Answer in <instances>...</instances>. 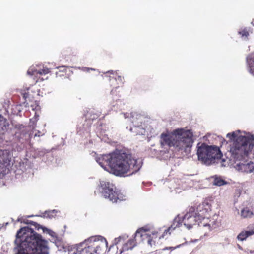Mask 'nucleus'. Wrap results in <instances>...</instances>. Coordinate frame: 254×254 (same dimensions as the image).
<instances>
[{
  "label": "nucleus",
  "mask_w": 254,
  "mask_h": 254,
  "mask_svg": "<svg viewBox=\"0 0 254 254\" xmlns=\"http://www.w3.org/2000/svg\"><path fill=\"white\" fill-rule=\"evenodd\" d=\"M157 237V232L155 231H149L143 228L137 230L135 234V238H140L142 241H147L148 245L152 246V240Z\"/></svg>",
  "instance_id": "10"
},
{
  "label": "nucleus",
  "mask_w": 254,
  "mask_h": 254,
  "mask_svg": "<svg viewBox=\"0 0 254 254\" xmlns=\"http://www.w3.org/2000/svg\"><path fill=\"white\" fill-rule=\"evenodd\" d=\"M96 160L105 170L116 176H124L127 173L132 174L141 167L136 159L122 151L100 155Z\"/></svg>",
  "instance_id": "2"
},
{
  "label": "nucleus",
  "mask_w": 254,
  "mask_h": 254,
  "mask_svg": "<svg viewBox=\"0 0 254 254\" xmlns=\"http://www.w3.org/2000/svg\"><path fill=\"white\" fill-rule=\"evenodd\" d=\"M49 70L47 68H44L42 69H36L35 67H31L27 71V74L38 77V75H43L48 74Z\"/></svg>",
  "instance_id": "13"
},
{
  "label": "nucleus",
  "mask_w": 254,
  "mask_h": 254,
  "mask_svg": "<svg viewBox=\"0 0 254 254\" xmlns=\"http://www.w3.org/2000/svg\"><path fill=\"white\" fill-rule=\"evenodd\" d=\"M253 214V211L249 208L246 207L241 210V216L243 218L250 217Z\"/></svg>",
  "instance_id": "19"
},
{
  "label": "nucleus",
  "mask_w": 254,
  "mask_h": 254,
  "mask_svg": "<svg viewBox=\"0 0 254 254\" xmlns=\"http://www.w3.org/2000/svg\"><path fill=\"white\" fill-rule=\"evenodd\" d=\"M226 137L230 142L231 159L235 162L234 167L239 172L251 173L254 170L251 161L244 160L254 146V137L248 132L239 130L228 133Z\"/></svg>",
  "instance_id": "1"
},
{
  "label": "nucleus",
  "mask_w": 254,
  "mask_h": 254,
  "mask_svg": "<svg viewBox=\"0 0 254 254\" xmlns=\"http://www.w3.org/2000/svg\"><path fill=\"white\" fill-rule=\"evenodd\" d=\"M118 80L120 81L121 82H122V77L120 76H119L118 77V79H117Z\"/></svg>",
  "instance_id": "27"
},
{
  "label": "nucleus",
  "mask_w": 254,
  "mask_h": 254,
  "mask_svg": "<svg viewBox=\"0 0 254 254\" xmlns=\"http://www.w3.org/2000/svg\"><path fill=\"white\" fill-rule=\"evenodd\" d=\"M239 248L240 249H242V247H241L239 246Z\"/></svg>",
  "instance_id": "31"
},
{
  "label": "nucleus",
  "mask_w": 254,
  "mask_h": 254,
  "mask_svg": "<svg viewBox=\"0 0 254 254\" xmlns=\"http://www.w3.org/2000/svg\"><path fill=\"white\" fill-rule=\"evenodd\" d=\"M213 184L216 186H221L226 184V182L221 178L216 177L214 179Z\"/></svg>",
  "instance_id": "21"
},
{
  "label": "nucleus",
  "mask_w": 254,
  "mask_h": 254,
  "mask_svg": "<svg viewBox=\"0 0 254 254\" xmlns=\"http://www.w3.org/2000/svg\"><path fill=\"white\" fill-rule=\"evenodd\" d=\"M197 154L198 160L206 165L210 164L214 159H220L222 156L218 147L208 146L205 143L197 144Z\"/></svg>",
  "instance_id": "7"
},
{
  "label": "nucleus",
  "mask_w": 254,
  "mask_h": 254,
  "mask_svg": "<svg viewBox=\"0 0 254 254\" xmlns=\"http://www.w3.org/2000/svg\"><path fill=\"white\" fill-rule=\"evenodd\" d=\"M57 213L58 211L55 210L45 211L43 215V217L47 218H52L54 217Z\"/></svg>",
  "instance_id": "20"
},
{
  "label": "nucleus",
  "mask_w": 254,
  "mask_h": 254,
  "mask_svg": "<svg viewBox=\"0 0 254 254\" xmlns=\"http://www.w3.org/2000/svg\"><path fill=\"white\" fill-rule=\"evenodd\" d=\"M11 154L8 150L0 149V179L6 173V164L10 161Z\"/></svg>",
  "instance_id": "11"
},
{
  "label": "nucleus",
  "mask_w": 254,
  "mask_h": 254,
  "mask_svg": "<svg viewBox=\"0 0 254 254\" xmlns=\"http://www.w3.org/2000/svg\"><path fill=\"white\" fill-rule=\"evenodd\" d=\"M122 115L125 119H127V122L129 121L134 125V127L130 128V130L132 131V130H134L136 131L139 127V123H142L143 117L136 112L124 113Z\"/></svg>",
  "instance_id": "12"
},
{
  "label": "nucleus",
  "mask_w": 254,
  "mask_h": 254,
  "mask_svg": "<svg viewBox=\"0 0 254 254\" xmlns=\"http://www.w3.org/2000/svg\"><path fill=\"white\" fill-rule=\"evenodd\" d=\"M31 108H32V110H38L40 109V107L39 106V105L37 104V103H35L34 105H31Z\"/></svg>",
  "instance_id": "23"
},
{
  "label": "nucleus",
  "mask_w": 254,
  "mask_h": 254,
  "mask_svg": "<svg viewBox=\"0 0 254 254\" xmlns=\"http://www.w3.org/2000/svg\"><path fill=\"white\" fill-rule=\"evenodd\" d=\"M254 234V228L251 230H246L241 232L238 236L237 238L240 241L245 240L247 237Z\"/></svg>",
  "instance_id": "18"
},
{
  "label": "nucleus",
  "mask_w": 254,
  "mask_h": 254,
  "mask_svg": "<svg viewBox=\"0 0 254 254\" xmlns=\"http://www.w3.org/2000/svg\"><path fill=\"white\" fill-rule=\"evenodd\" d=\"M41 228L44 233L49 234L52 237V241L55 243L56 245L58 246L57 243L59 242V239L57 237V234L55 232L51 229H48L45 227L40 226L38 229Z\"/></svg>",
  "instance_id": "14"
},
{
  "label": "nucleus",
  "mask_w": 254,
  "mask_h": 254,
  "mask_svg": "<svg viewBox=\"0 0 254 254\" xmlns=\"http://www.w3.org/2000/svg\"><path fill=\"white\" fill-rule=\"evenodd\" d=\"M249 253H253V251H251V250H250V251H249Z\"/></svg>",
  "instance_id": "30"
},
{
  "label": "nucleus",
  "mask_w": 254,
  "mask_h": 254,
  "mask_svg": "<svg viewBox=\"0 0 254 254\" xmlns=\"http://www.w3.org/2000/svg\"><path fill=\"white\" fill-rule=\"evenodd\" d=\"M23 94H24V97L25 98H26V97H27V96H26L27 93H23Z\"/></svg>",
  "instance_id": "28"
},
{
  "label": "nucleus",
  "mask_w": 254,
  "mask_h": 254,
  "mask_svg": "<svg viewBox=\"0 0 254 254\" xmlns=\"http://www.w3.org/2000/svg\"><path fill=\"white\" fill-rule=\"evenodd\" d=\"M82 70L84 71H86V72H89V70H95V69L94 68H87V67H84V68H82Z\"/></svg>",
  "instance_id": "25"
},
{
  "label": "nucleus",
  "mask_w": 254,
  "mask_h": 254,
  "mask_svg": "<svg viewBox=\"0 0 254 254\" xmlns=\"http://www.w3.org/2000/svg\"><path fill=\"white\" fill-rule=\"evenodd\" d=\"M193 142V133L189 129L177 128L161 135L162 146L173 147L179 151L187 152L192 147Z\"/></svg>",
  "instance_id": "4"
},
{
  "label": "nucleus",
  "mask_w": 254,
  "mask_h": 254,
  "mask_svg": "<svg viewBox=\"0 0 254 254\" xmlns=\"http://www.w3.org/2000/svg\"><path fill=\"white\" fill-rule=\"evenodd\" d=\"M141 131L138 133L139 134H143L144 133V130L142 128L140 129Z\"/></svg>",
  "instance_id": "26"
},
{
  "label": "nucleus",
  "mask_w": 254,
  "mask_h": 254,
  "mask_svg": "<svg viewBox=\"0 0 254 254\" xmlns=\"http://www.w3.org/2000/svg\"><path fill=\"white\" fill-rule=\"evenodd\" d=\"M181 218L179 216L176 217L173 221L172 225L167 230H165L164 234L167 233L171 230H174L177 227H179L182 226Z\"/></svg>",
  "instance_id": "17"
},
{
  "label": "nucleus",
  "mask_w": 254,
  "mask_h": 254,
  "mask_svg": "<svg viewBox=\"0 0 254 254\" xmlns=\"http://www.w3.org/2000/svg\"><path fill=\"white\" fill-rule=\"evenodd\" d=\"M107 241L101 236H92L84 242L70 246L68 254H99L107 247Z\"/></svg>",
  "instance_id": "6"
},
{
  "label": "nucleus",
  "mask_w": 254,
  "mask_h": 254,
  "mask_svg": "<svg viewBox=\"0 0 254 254\" xmlns=\"http://www.w3.org/2000/svg\"><path fill=\"white\" fill-rule=\"evenodd\" d=\"M15 243V254H49L48 242L29 227L17 232Z\"/></svg>",
  "instance_id": "3"
},
{
  "label": "nucleus",
  "mask_w": 254,
  "mask_h": 254,
  "mask_svg": "<svg viewBox=\"0 0 254 254\" xmlns=\"http://www.w3.org/2000/svg\"><path fill=\"white\" fill-rule=\"evenodd\" d=\"M211 210V205L207 201H204L200 204L196 208L191 207L183 217L182 222L188 229L197 224L204 227H208L211 229L210 224L208 223L209 213Z\"/></svg>",
  "instance_id": "5"
},
{
  "label": "nucleus",
  "mask_w": 254,
  "mask_h": 254,
  "mask_svg": "<svg viewBox=\"0 0 254 254\" xmlns=\"http://www.w3.org/2000/svg\"><path fill=\"white\" fill-rule=\"evenodd\" d=\"M9 126V123L2 116L0 115V135H2L6 132Z\"/></svg>",
  "instance_id": "15"
},
{
  "label": "nucleus",
  "mask_w": 254,
  "mask_h": 254,
  "mask_svg": "<svg viewBox=\"0 0 254 254\" xmlns=\"http://www.w3.org/2000/svg\"><path fill=\"white\" fill-rule=\"evenodd\" d=\"M114 245H113V246H113V245H112V246H111L110 248H109V250H110V248H113V247H114Z\"/></svg>",
  "instance_id": "29"
},
{
  "label": "nucleus",
  "mask_w": 254,
  "mask_h": 254,
  "mask_svg": "<svg viewBox=\"0 0 254 254\" xmlns=\"http://www.w3.org/2000/svg\"><path fill=\"white\" fill-rule=\"evenodd\" d=\"M250 73L254 76V53L250 55L247 59Z\"/></svg>",
  "instance_id": "16"
},
{
  "label": "nucleus",
  "mask_w": 254,
  "mask_h": 254,
  "mask_svg": "<svg viewBox=\"0 0 254 254\" xmlns=\"http://www.w3.org/2000/svg\"><path fill=\"white\" fill-rule=\"evenodd\" d=\"M239 34L242 35V37L245 36V37H247L249 35L248 32L247 31H246L245 30H244L242 31L239 32Z\"/></svg>",
  "instance_id": "22"
},
{
  "label": "nucleus",
  "mask_w": 254,
  "mask_h": 254,
  "mask_svg": "<svg viewBox=\"0 0 254 254\" xmlns=\"http://www.w3.org/2000/svg\"><path fill=\"white\" fill-rule=\"evenodd\" d=\"M99 188L102 195L113 202L126 199L127 196L123 192L117 190L114 186L106 180H100Z\"/></svg>",
  "instance_id": "8"
},
{
  "label": "nucleus",
  "mask_w": 254,
  "mask_h": 254,
  "mask_svg": "<svg viewBox=\"0 0 254 254\" xmlns=\"http://www.w3.org/2000/svg\"><path fill=\"white\" fill-rule=\"evenodd\" d=\"M180 245L177 246L176 247H166L165 248L163 249L162 250H174L176 248H178L180 247Z\"/></svg>",
  "instance_id": "24"
},
{
  "label": "nucleus",
  "mask_w": 254,
  "mask_h": 254,
  "mask_svg": "<svg viewBox=\"0 0 254 254\" xmlns=\"http://www.w3.org/2000/svg\"><path fill=\"white\" fill-rule=\"evenodd\" d=\"M115 245L117 251L115 254H121L123 252L132 250L136 246L134 239H128V236L124 234L114 239L113 246Z\"/></svg>",
  "instance_id": "9"
}]
</instances>
